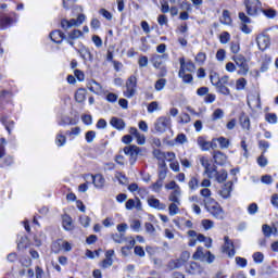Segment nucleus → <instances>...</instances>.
<instances>
[{
    "instance_id": "nucleus-1",
    "label": "nucleus",
    "mask_w": 278,
    "mask_h": 278,
    "mask_svg": "<svg viewBox=\"0 0 278 278\" xmlns=\"http://www.w3.org/2000/svg\"><path fill=\"white\" fill-rule=\"evenodd\" d=\"M204 207L206 211H208L214 218H217L218 220H223L225 218V211H223V207H220V204L216 202L214 199H206L203 200Z\"/></svg>"
},
{
    "instance_id": "nucleus-2",
    "label": "nucleus",
    "mask_w": 278,
    "mask_h": 278,
    "mask_svg": "<svg viewBox=\"0 0 278 278\" xmlns=\"http://www.w3.org/2000/svg\"><path fill=\"white\" fill-rule=\"evenodd\" d=\"M204 207L206 211H208L214 218H217L218 220H223L225 218V211H223V207H220V204L216 202L214 199H206L203 200Z\"/></svg>"
},
{
    "instance_id": "nucleus-3",
    "label": "nucleus",
    "mask_w": 278,
    "mask_h": 278,
    "mask_svg": "<svg viewBox=\"0 0 278 278\" xmlns=\"http://www.w3.org/2000/svg\"><path fill=\"white\" fill-rule=\"evenodd\" d=\"M232 60L235 61L236 66H238V75H249V60H247L245 55L242 54H236L232 56Z\"/></svg>"
},
{
    "instance_id": "nucleus-4",
    "label": "nucleus",
    "mask_w": 278,
    "mask_h": 278,
    "mask_svg": "<svg viewBox=\"0 0 278 278\" xmlns=\"http://www.w3.org/2000/svg\"><path fill=\"white\" fill-rule=\"evenodd\" d=\"M172 121L169 116H161L154 123V129L157 134H165L170 129Z\"/></svg>"
},
{
    "instance_id": "nucleus-5",
    "label": "nucleus",
    "mask_w": 278,
    "mask_h": 278,
    "mask_svg": "<svg viewBox=\"0 0 278 278\" xmlns=\"http://www.w3.org/2000/svg\"><path fill=\"white\" fill-rule=\"evenodd\" d=\"M86 21V15L85 14H79L77 18H72V20H62L61 21V27L62 29H71V27H79Z\"/></svg>"
},
{
    "instance_id": "nucleus-6",
    "label": "nucleus",
    "mask_w": 278,
    "mask_h": 278,
    "mask_svg": "<svg viewBox=\"0 0 278 278\" xmlns=\"http://www.w3.org/2000/svg\"><path fill=\"white\" fill-rule=\"evenodd\" d=\"M138 86V78L136 76H130L126 81V91H124L127 99H131L136 94V88Z\"/></svg>"
},
{
    "instance_id": "nucleus-7",
    "label": "nucleus",
    "mask_w": 278,
    "mask_h": 278,
    "mask_svg": "<svg viewBox=\"0 0 278 278\" xmlns=\"http://www.w3.org/2000/svg\"><path fill=\"white\" fill-rule=\"evenodd\" d=\"M244 5L250 16H255L262 10V2L260 0H244Z\"/></svg>"
},
{
    "instance_id": "nucleus-8",
    "label": "nucleus",
    "mask_w": 278,
    "mask_h": 278,
    "mask_svg": "<svg viewBox=\"0 0 278 278\" xmlns=\"http://www.w3.org/2000/svg\"><path fill=\"white\" fill-rule=\"evenodd\" d=\"M140 148L138 146H126L124 148L125 155H128L130 164H136L138 155H140Z\"/></svg>"
},
{
    "instance_id": "nucleus-9",
    "label": "nucleus",
    "mask_w": 278,
    "mask_h": 278,
    "mask_svg": "<svg viewBox=\"0 0 278 278\" xmlns=\"http://www.w3.org/2000/svg\"><path fill=\"white\" fill-rule=\"evenodd\" d=\"M211 173H214L213 175L212 174H208L207 177L208 179H215V181H217L218 184H224V181H227V170L225 169H216V166H213V169Z\"/></svg>"
},
{
    "instance_id": "nucleus-10",
    "label": "nucleus",
    "mask_w": 278,
    "mask_h": 278,
    "mask_svg": "<svg viewBox=\"0 0 278 278\" xmlns=\"http://www.w3.org/2000/svg\"><path fill=\"white\" fill-rule=\"evenodd\" d=\"M71 243L62 239H59L52 243V251H54V253H59L60 251H71Z\"/></svg>"
},
{
    "instance_id": "nucleus-11",
    "label": "nucleus",
    "mask_w": 278,
    "mask_h": 278,
    "mask_svg": "<svg viewBox=\"0 0 278 278\" xmlns=\"http://www.w3.org/2000/svg\"><path fill=\"white\" fill-rule=\"evenodd\" d=\"M257 47L261 51H266L270 47V37L266 35H258L256 37Z\"/></svg>"
},
{
    "instance_id": "nucleus-12",
    "label": "nucleus",
    "mask_w": 278,
    "mask_h": 278,
    "mask_svg": "<svg viewBox=\"0 0 278 278\" xmlns=\"http://www.w3.org/2000/svg\"><path fill=\"white\" fill-rule=\"evenodd\" d=\"M248 105L251 110L262 108V100L260 99L258 93L250 94L248 97Z\"/></svg>"
},
{
    "instance_id": "nucleus-13",
    "label": "nucleus",
    "mask_w": 278,
    "mask_h": 278,
    "mask_svg": "<svg viewBox=\"0 0 278 278\" xmlns=\"http://www.w3.org/2000/svg\"><path fill=\"white\" fill-rule=\"evenodd\" d=\"M225 243L223 247V252L227 253L229 257H233L236 255V250L233 249V241L229 239V237L224 238Z\"/></svg>"
},
{
    "instance_id": "nucleus-14",
    "label": "nucleus",
    "mask_w": 278,
    "mask_h": 278,
    "mask_svg": "<svg viewBox=\"0 0 278 278\" xmlns=\"http://www.w3.org/2000/svg\"><path fill=\"white\" fill-rule=\"evenodd\" d=\"M200 164L204 168V175H207V176L214 175V172H212L214 170V167H210L212 165L210 164V160L207 157L205 156L200 157Z\"/></svg>"
},
{
    "instance_id": "nucleus-15",
    "label": "nucleus",
    "mask_w": 278,
    "mask_h": 278,
    "mask_svg": "<svg viewBox=\"0 0 278 278\" xmlns=\"http://www.w3.org/2000/svg\"><path fill=\"white\" fill-rule=\"evenodd\" d=\"M197 142L201 151H210L214 147V142L206 141L204 137H198Z\"/></svg>"
},
{
    "instance_id": "nucleus-16",
    "label": "nucleus",
    "mask_w": 278,
    "mask_h": 278,
    "mask_svg": "<svg viewBox=\"0 0 278 278\" xmlns=\"http://www.w3.org/2000/svg\"><path fill=\"white\" fill-rule=\"evenodd\" d=\"M233 184L231 181L226 182L222 190H219V194L223 199H229L231 197V190H232Z\"/></svg>"
},
{
    "instance_id": "nucleus-17",
    "label": "nucleus",
    "mask_w": 278,
    "mask_h": 278,
    "mask_svg": "<svg viewBox=\"0 0 278 278\" xmlns=\"http://www.w3.org/2000/svg\"><path fill=\"white\" fill-rule=\"evenodd\" d=\"M179 62H180V68L184 67L185 73H186V71H187L188 73H194L197 66H194V63H192V61H188V62L186 63V60H185L184 58H181V59L179 60Z\"/></svg>"
},
{
    "instance_id": "nucleus-18",
    "label": "nucleus",
    "mask_w": 278,
    "mask_h": 278,
    "mask_svg": "<svg viewBox=\"0 0 278 278\" xmlns=\"http://www.w3.org/2000/svg\"><path fill=\"white\" fill-rule=\"evenodd\" d=\"M168 58V54H154L152 56V64L154 66V68H160V66H162V64H164V60H166Z\"/></svg>"
},
{
    "instance_id": "nucleus-19",
    "label": "nucleus",
    "mask_w": 278,
    "mask_h": 278,
    "mask_svg": "<svg viewBox=\"0 0 278 278\" xmlns=\"http://www.w3.org/2000/svg\"><path fill=\"white\" fill-rule=\"evenodd\" d=\"M50 38L52 42H55L56 45H62V40H64V33L62 30H53L50 33Z\"/></svg>"
},
{
    "instance_id": "nucleus-20",
    "label": "nucleus",
    "mask_w": 278,
    "mask_h": 278,
    "mask_svg": "<svg viewBox=\"0 0 278 278\" xmlns=\"http://www.w3.org/2000/svg\"><path fill=\"white\" fill-rule=\"evenodd\" d=\"M148 204L150 207H153L154 210H166V204L160 202V200L155 198L148 199Z\"/></svg>"
},
{
    "instance_id": "nucleus-21",
    "label": "nucleus",
    "mask_w": 278,
    "mask_h": 278,
    "mask_svg": "<svg viewBox=\"0 0 278 278\" xmlns=\"http://www.w3.org/2000/svg\"><path fill=\"white\" fill-rule=\"evenodd\" d=\"M76 51H77V53H79V55H80V58H83V60H89V62H92L93 58H92V52H90V49L83 47Z\"/></svg>"
},
{
    "instance_id": "nucleus-22",
    "label": "nucleus",
    "mask_w": 278,
    "mask_h": 278,
    "mask_svg": "<svg viewBox=\"0 0 278 278\" xmlns=\"http://www.w3.org/2000/svg\"><path fill=\"white\" fill-rule=\"evenodd\" d=\"M110 123L112 127H114L115 129H118L119 131H123V129H125V121L118 117H112Z\"/></svg>"
},
{
    "instance_id": "nucleus-23",
    "label": "nucleus",
    "mask_w": 278,
    "mask_h": 278,
    "mask_svg": "<svg viewBox=\"0 0 278 278\" xmlns=\"http://www.w3.org/2000/svg\"><path fill=\"white\" fill-rule=\"evenodd\" d=\"M92 182L96 188H103L105 186V178L101 174L92 176Z\"/></svg>"
},
{
    "instance_id": "nucleus-24",
    "label": "nucleus",
    "mask_w": 278,
    "mask_h": 278,
    "mask_svg": "<svg viewBox=\"0 0 278 278\" xmlns=\"http://www.w3.org/2000/svg\"><path fill=\"white\" fill-rule=\"evenodd\" d=\"M213 157L215 164H219L220 166L227 162V155L220 151L215 152Z\"/></svg>"
},
{
    "instance_id": "nucleus-25",
    "label": "nucleus",
    "mask_w": 278,
    "mask_h": 278,
    "mask_svg": "<svg viewBox=\"0 0 278 278\" xmlns=\"http://www.w3.org/2000/svg\"><path fill=\"white\" fill-rule=\"evenodd\" d=\"M179 197H181V188L174 189L169 194L168 200L172 201V203H177V205H179Z\"/></svg>"
},
{
    "instance_id": "nucleus-26",
    "label": "nucleus",
    "mask_w": 278,
    "mask_h": 278,
    "mask_svg": "<svg viewBox=\"0 0 278 278\" xmlns=\"http://www.w3.org/2000/svg\"><path fill=\"white\" fill-rule=\"evenodd\" d=\"M178 76L182 79L184 84H192V74H186L184 67L179 70Z\"/></svg>"
},
{
    "instance_id": "nucleus-27",
    "label": "nucleus",
    "mask_w": 278,
    "mask_h": 278,
    "mask_svg": "<svg viewBox=\"0 0 278 278\" xmlns=\"http://www.w3.org/2000/svg\"><path fill=\"white\" fill-rule=\"evenodd\" d=\"M240 124L242 129H247V131H249V129H251V119L249 118V116L242 114L239 118Z\"/></svg>"
},
{
    "instance_id": "nucleus-28",
    "label": "nucleus",
    "mask_w": 278,
    "mask_h": 278,
    "mask_svg": "<svg viewBox=\"0 0 278 278\" xmlns=\"http://www.w3.org/2000/svg\"><path fill=\"white\" fill-rule=\"evenodd\" d=\"M63 227L66 231L73 230V218L68 215L63 216Z\"/></svg>"
},
{
    "instance_id": "nucleus-29",
    "label": "nucleus",
    "mask_w": 278,
    "mask_h": 278,
    "mask_svg": "<svg viewBox=\"0 0 278 278\" xmlns=\"http://www.w3.org/2000/svg\"><path fill=\"white\" fill-rule=\"evenodd\" d=\"M12 25V18L5 15H0V29H5Z\"/></svg>"
},
{
    "instance_id": "nucleus-30",
    "label": "nucleus",
    "mask_w": 278,
    "mask_h": 278,
    "mask_svg": "<svg viewBox=\"0 0 278 278\" xmlns=\"http://www.w3.org/2000/svg\"><path fill=\"white\" fill-rule=\"evenodd\" d=\"M89 90L91 92H94L96 94H99L100 92L103 91V87H101V84L97 83L96 80H92L90 83Z\"/></svg>"
},
{
    "instance_id": "nucleus-31",
    "label": "nucleus",
    "mask_w": 278,
    "mask_h": 278,
    "mask_svg": "<svg viewBox=\"0 0 278 278\" xmlns=\"http://www.w3.org/2000/svg\"><path fill=\"white\" fill-rule=\"evenodd\" d=\"M75 99H76L77 103H84L86 101V90L78 89L75 93Z\"/></svg>"
},
{
    "instance_id": "nucleus-32",
    "label": "nucleus",
    "mask_w": 278,
    "mask_h": 278,
    "mask_svg": "<svg viewBox=\"0 0 278 278\" xmlns=\"http://www.w3.org/2000/svg\"><path fill=\"white\" fill-rule=\"evenodd\" d=\"M262 231H263V235L265 236V238H270V236H273V233H275V229L267 224H264L262 226Z\"/></svg>"
},
{
    "instance_id": "nucleus-33",
    "label": "nucleus",
    "mask_w": 278,
    "mask_h": 278,
    "mask_svg": "<svg viewBox=\"0 0 278 278\" xmlns=\"http://www.w3.org/2000/svg\"><path fill=\"white\" fill-rule=\"evenodd\" d=\"M220 23H223L224 25H231V15L229 14V12L227 10L223 11V15L220 17Z\"/></svg>"
},
{
    "instance_id": "nucleus-34",
    "label": "nucleus",
    "mask_w": 278,
    "mask_h": 278,
    "mask_svg": "<svg viewBox=\"0 0 278 278\" xmlns=\"http://www.w3.org/2000/svg\"><path fill=\"white\" fill-rule=\"evenodd\" d=\"M154 157H156V160H159V162H161V166H166L165 152H162L160 150H155L154 151Z\"/></svg>"
},
{
    "instance_id": "nucleus-35",
    "label": "nucleus",
    "mask_w": 278,
    "mask_h": 278,
    "mask_svg": "<svg viewBox=\"0 0 278 278\" xmlns=\"http://www.w3.org/2000/svg\"><path fill=\"white\" fill-rule=\"evenodd\" d=\"M225 111L223 109H216L212 114V121H220V118H224Z\"/></svg>"
},
{
    "instance_id": "nucleus-36",
    "label": "nucleus",
    "mask_w": 278,
    "mask_h": 278,
    "mask_svg": "<svg viewBox=\"0 0 278 278\" xmlns=\"http://www.w3.org/2000/svg\"><path fill=\"white\" fill-rule=\"evenodd\" d=\"M134 207H140V199H137V204H136V200L134 199H129L126 202V210H134Z\"/></svg>"
},
{
    "instance_id": "nucleus-37",
    "label": "nucleus",
    "mask_w": 278,
    "mask_h": 278,
    "mask_svg": "<svg viewBox=\"0 0 278 278\" xmlns=\"http://www.w3.org/2000/svg\"><path fill=\"white\" fill-rule=\"evenodd\" d=\"M167 266L170 270H175V268H181V266H184V263H181V260H175L170 261Z\"/></svg>"
},
{
    "instance_id": "nucleus-38",
    "label": "nucleus",
    "mask_w": 278,
    "mask_h": 278,
    "mask_svg": "<svg viewBox=\"0 0 278 278\" xmlns=\"http://www.w3.org/2000/svg\"><path fill=\"white\" fill-rule=\"evenodd\" d=\"M211 84L217 88L220 84V77L216 73L210 75Z\"/></svg>"
},
{
    "instance_id": "nucleus-39",
    "label": "nucleus",
    "mask_w": 278,
    "mask_h": 278,
    "mask_svg": "<svg viewBox=\"0 0 278 278\" xmlns=\"http://www.w3.org/2000/svg\"><path fill=\"white\" fill-rule=\"evenodd\" d=\"M166 87V79L165 78H161L159 80H156L154 88L157 92L162 91L163 88Z\"/></svg>"
},
{
    "instance_id": "nucleus-40",
    "label": "nucleus",
    "mask_w": 278,
    "mask_h": 278,
    "mask_svg": "<svg viewBox=\"0 0 278 278\" xmlns=\"http://www.w3.org/2000/svg\"><path fill=\"white\" fill-rule=\"evenodd\" d=\"M179 204L173 202L172 204H169V216H176V214H179Z\"/></svg>"
},
{
    "instance_id": "nucleus-41",
    "label": "nucleus",
    "mask_w": 278,
    "mask_h": 278,
    "mask_svg": "<svg viewBox=\"0 0 278 278\" xmlns=\"http://www.w3.org/2000/svg\"><path fill=\"white\" fill-rule=\"evenodd\" d=\"M230 51L235 55H238V53H240V41H232L230 43Z\"/></svg>"
},
{
    "instance_id": "nucleus-42",
    "label": "nucleus",
    "mask_w": 278,
    "mask_h": 278,
    "mask_svg": "<svg viewBox=\"0 0 278 278\" xmlns=\"http://www.w3.org/2000/svg\"><path fill=\"white\" fill-rule=\"evenodd\" d=\"M201 197H203L204 201H207V199H213L212 198V190L210 188H203L200 190Z\"/></svg>"
},
{
    "instance_id": "nucleus-43",
    "label": "nucleus",
    "mask_w": 278,
    "mask_h": 278,
    "mask_svg": "<svg viewBox=\"0 0 278 278\" xmlns=\"http://www.w3.org/2000/svg\"><path fill=\"white\" fill-rule=\"evenodd\" d=\"M219 40H220L222 45H227V42H229V40H231V35L228 31H224L220 34Z\"/></svg>"
},
{
    "instance_id": "nucleus-44",
    "label": "nucleus",
    "mask_w": 278,
    "mask_h": 278,
    "mask_svg": "<svg viewBox=\"0 0 278 278\" xmlns=\"http://www.w3.org/2000/svg\"><path fill=\"white\" fill-rule=\"evenodd\" d=\"M217 91L220 92V94H225V97H228V94H231V91L227 87V85H218Z\"/></svg>"
},
{
    "instance_id": "nucleus-45",
    "label": "nucleus",
    "mask_w": 278,
    "mask_h": 278,
    "mask_svg": "<svg viewBox=\"0 0 278 278\" xmlns=\"http://www.w3.org/2000/svg\"><path fill=\"white\" fill-rule=\"evenodd\" d=\"M85 138L88 143L94 142V138H97V132L94 130H89L86 132Z\"/></svg>"
},
{
    "instance_id": "nucleus-46",
    "label": "nucleus",
    "mask_w": 278,
    "mask_h": 278,
    "mask_svg": "<svg viewBox=\"0 0 278 278\" xmlns=\"http://www.w3.org/2000/svg\"><path fill=\"white\" fill-rule=\"evenodd\" d=\"M55 142H56L58 147H64L66 144V136H64L62 134H58Z\"/></svg>"
},
{
    "instance_id": "nucleus-47",
    "label": "nucleus",
    "mask_w": 278,
    "mask_h": 278,
    "mask_svg": "<svg viewBox=\"0 0 278 278\" xmlns=\"http://www.w3.org/2000/svg\"><path fill=\"white\" fill-rule=\"evenodd\" d=\"M217 142H219L220 149H229V139L219 137L217 138Z\"/></svg>"
},
{
    "instance_id": "nucleus-48",
    "label": "nucleus",
    "mask_w": 278,
    "mask_h": 278,
    "mask_svg": "<svg viewBox=\"0 0 278 278\" xmlns=\"http://www.w3.org/2000/svg\"><path fill=\"white\" fill-rule=\"evenodd\" d=\"M29 247V242L27 241V237H22L21 240L17 242V249L23 250Z\"/></svg>"
},
{
    "instance_id": "nucleus-49",
    "label": "nucleus",
    "mask_w": 278,
    "mask_h": 278,
    "mask_svg": "<svg viewBox=\"0 0 278 278\" xmlns=\"http://www.w3.org/2000/svg\"><path fill=\"white\" fill-rule=\"evenodd\" d=\"M83 33L79 29H74L68 34L70 40H77V38H81Z\"/></svg>"
},
{
    "instance_id": "nucleus-50",
    "label": "nucleus",
    "mask_w": 278,
    "mask_h": 278,
    "mask_svg": "<svg viewBox=\"0 0 278 278\" xmlns=\"http://www.w3.org/2000/svg\"><path fill=\"white\" fill-rule=\"evenodd\" d=\"M205 60H207V55L204 52H200L195 56V62L200 65L205 64Z\"/></svg>"
},
{
    "instance_id": "nucleus-51",
    "label": "nucleus",
    "mask_w": 278,
    "mask_h": 278,
    "mask_svg": "<svg viewBox=\"0 0 278 278\" xmlns=\"http://www.w3.org/2000/svg\"><path fill=\"white\" fill-rule=\"evenodd\" d=\"M203 257H205V253H203V248L199 247L195 251V253H193L192 258L193 260H203Z\"/></svg>"
},
{
    "instance_id": "nucleus-52",
    "label": "nucleus",
    "mask_w": 278,
    "mask_h": 278,
    "mask_svg": "<svg viewBox=\"0 0 278 278\" xmlns=\"http://www.w3.org/2000/svg\"><path fill=\"white\" fill-rule=\"evenodd\" d=\"M157 110H160V104L157 101H153L148 105L149 114H153V112H157Z\"/></svg>"
},
{
    "instance_id": "nucleus-53",
    "label": "nucleus",
    "mask_w": 278,
    "mask_h": 278,
    "mask_svg": "<svg viewBox=\"0 0 278 278\" xmlns=\"http://www.w3.org/2000/svg\"><path fill=\"white\" fill-rule=\"evenodd\" d=\"M247 88V80L244 78H239L236 81V89L237 90H244Z\"/></svg>"
},
{
    "instance_id": "nucleus-54",
    "label": "nucleus",
    "mask_w": 278,
    "mask_h": 278,
    "mask_svg": "<svg viewBox=\"0 0 278 278\" xmlns=\"http://www.w3.org/2000/svg\"><path fill=\"white\" fill-rule=\"evenodd\" d=\"M201 225L206 231L213 229L214 227V223L212 222V219H203L201 222Z\"/></svg>"
},
{
    "instance_id": "nucleus-55",
    "label": "nucleus",
    "mask_w": 278,
    "mask_h": 278,
    "mask_svg": "<svg viewBox=\"0 0 278 278\" xmlns=\"http://www.w3.org/2000/svg\"><path fill=\"white\" fill-rule=\"evenodd\" d=\"M188 186L190 190H197V188H199V179H197V177H191V179L188 182Z\"/></svg>"
},
{
    "instance_id": "nucleus-56",
    "label": "nucleus",
    "mask_w": 278,
    "mask_h": 278,
    "mask_svg": "<svg viewBox=\"0 0 278 278\" xmlns=\"http://www.w3.org/2000/svg\"><path fill=\"white\" fill-rule=\"evenodd\" d=\"M225 58H227V52L225 49H219L216 53V60H218V62H225Z\"/></svg>"
},
{
    "instance_id": "nucleus-57",
    "label": "nucleus",
    "mask_w": 278,
    "mask_h": 278,
    "mask_svg": "<svg viewBox=\"0 0 278 278\" xmlns=\"http://www.w3.org/2000/svg\"><path fill=\"white\" fill-rule=\"evenodd\" d=\"M253 260L255 264H262L264 262V254L262 252H255L253 254Z\"/></svg>"
},
{
    "instance_id": "nucleus-58",
    "label": "nucleus",
    "mask_w": 278,
    "mask_h": 278,
    "mask_svg": "<svg viewBox=\"0 0 278 278\" xmlns=\"http://www.w3.org/2000/svg\"><path fill=\"white\" fill-rule=\"evenodd\" d=\"M262 12L267 16V18H275L277 16V11L274 9L262 10Z\"/></svg>"
},
{
    "instance_id": "nucleus-59",
    "label": "nucleus",
    "mask_w": 278,
    "mask_h": 278,
    "mask_svg": "<svg viewBox=\"0 0 278 278\" xmlns=\"http://www.w3.org/2000/svg\"><path fill=\"white\" fill-rule=\"evenodd\" d=\"M162 186H164V180H160V178L152 185V190L154 192H160L162 190Z\"/></svg>"
},
{
    "instance_id": "nucleus-60",
    "label": "nucleus",
    "mask_w": 278,
    "mask_h": 278,
    "mask_svg": "<svg viewBox=\"0 0 278 278\" xmlns=\"http://www.w3.org/2000/svg\"><path fill=\"white\" fill-rule=\"evenodd\" d=\"M265 118H266L267 123H271L273 125H275V123H277V114H275V113L266 114Z\"/></svg>"
},
{
    "instance_id": "nucleus-61",
    "label": "nucleus",
    "mask_w": 278,
    "mask_h": 278,
    "mask_svg": "<svg viewBox=\"0 0 278 278\" xmlns=\"http://www.w3.org/2000/svg\"><path fill=\"white\" fill-rule=\"evenodd\" d=\"M178 260H180V263L184 266L186 264V262H188L190 260V252H188V251L182 252Z\"/></svg>"
},
{
    "instance_id": "nucleus-62",
    "label": "nucleus",
    "mask_w": 278,
    "mask_h": 278,
    "mask_svg": "<svg viewBox=\"0 0 278 278\" xmlns=\"http://www.w3.org/2000/svg\"><path fill=\"white\" fill-rule=\"evenodd\" d=\"M115 177L122 186H125V184H127V176H125L123 173H117Z\"/></svg>"
},
{
    "instance_id": "nucleus-63",
    "label": "nucleus",
    "mask_w": 278,
    "mask_h": 278,
    "mask_svg": "<svg viewBox=\"0 0 278 278\" xmlns=\"http://www.w3.org/2000/svg\"><path fill=\"white\" fill-rule=\"evenodd\" d=\"M112 264H114V261L112 258H105L101 262L100 266L101 268H110V266H112Z\"/></svg>"
},
{
    "instance_id": "nucleus-64",
    "label": "nucleus",
    "mask_w": 278,
    "mask_h": 278,
    "mask_svg": "<svg viewBox=\"0 0 278 278\" xmlns=\"http://www.w3.org/2000/svg\"><path fill=\"white\" fill-rule=\"evenodd\" d=\"M159 179L164 181L166 179V165H161V169L159 170Z\"/></svg>"
}]
</instances>
